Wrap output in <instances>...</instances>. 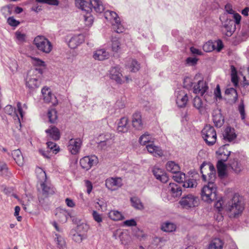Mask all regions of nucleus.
<instances>
[{
  "label": "nucleus",
  "instance_id": "obj_11",
  "mask_svg": "<svg viewBox=\"0 0 249 249\" xmlns=\"http://www.w3.org/2000/svg\"><path fill=\"white\" fill-rule=\"evenodd\" d=\"M86 227H87L86 225L81 224L78 225L75 230L72 229L71 231L70 234L73 241L77 243H80L85 238V233L81 232V231Z\"/></svg>",
  "mask_w": 249,
  "mask_h": 249
},
{
  "label": "nucleus",
  "instance_id": "obj_29",
  "mask_svg": "<svg viewBox=\"0 0 249 249\" xmlns=\"http://www.w3.org/2000/svg\"><path fill=\"white\" fill-rule=\"evenodd\" d=\"M90 4L91 7L97 13H102L105 10L102 1L99 0H90Z\"/></svg>",
  "mask_w": 249,
  "mask_h": 249
},
{
  "label": "nucleus",
  "instance_id": "obj_18",
  "mask_svg": "<svg viewBox=\"0 0 249 249\" xmlns=\"http://www.w3.org/2000/svg\"><path fill=\"white\" fill-rule=\"evenodd\" d=\"M122 74L118 66L112 67L110 70V78L114 80L117 83L121 84L123 81L122 79Z\"/></svg>",
  "mask_w": 249,
  "mask_h": 249
},
{
  "label": "nucleus",
  "instance_id": "obj_51",
  "mask_svg": "<svg viewBox=\"0 0 249 249\" xmlns=\"http://www.w3.org/2000/svg\"><path fill=\"white\" fill-rule=\"evenodd\" d=\"M238 110L241 115V118L242 120H245L246 118V113L245 110V106L243 101L242 100L238 106Z\"/></svg>",
  "mask_w": 249,
  "mask_h": 249
},
{
  "label": "nucleus",
  "instance_id": "obj_54",
  "mask_svg": "<svg viewBox=\"0 0 249 249\" xmlns=\"http://www.w3.org/2000/svg\"><path fill=\"white\" fill-rule=\"evenodd\" d=\"M36 1L52 5H57L59 3L58 0H36Z\"/></svg>",
  "mask_w": 249,
  "mask_h": 249
},
{
  "label": "nucleus",
  "instance_id": "obj_19",
  "mask_svg": "<svg viewBox=\"0 0 249 249\" xmlns=\"http://www.w3.org/2000/svg\"><path fill=\"white\" fill-rule=\"evenodd\" d=\"M229 164L235 173H239L243 169L245 162L244 161H238L233 158L232 160H230Z\"/></svg>",
  "mask_w": 249,
  "mask_h": 249
},
{
  "label": "nucleus",
  "instance_id": "obj_22",
  "mask_svg": "<svg viewBox=\"0 0 249 249\" xmlns=\"http://www.w3.org/2000/svg\"><path fill=\"white\" fill-rule=\"evenodd\" d=\"M153 173L156 178L163 183L166 182L168 179L166 173L161 169L154 167L153 169Z\"/></svg>",
  "mask_w": 249,
  "mask_h": 249
},
{
  "label": "nucleus",
  "instance_id": "obj_36",
  "mask_svg": "<svg viewBox=\"0 0 249 249\" xmlns=\"http://www.w3.org/2000/svg\"><path fill=\"white\" fill-rule=\"evenodd\" d=\"M55 241L57 247L59 249H63L66 247V241L63 237L58 234H55Z\"/></svg>",
  "mask_w": 249,
  "mask_h": 249
},
{
  "label": "nucleus",
  "instance_id": "obj_46",
  "mask_svg": "<svg viewBox=\"0 0 249 249\" xmlns=\"http://www.w3.org/2000/svg\"><path fill=\"white\" fill-rule=\"evenodd\" d=\"M226 144L223 145V146L221 147L218 151L219 152V155L221 156L224 155V157L221 159V160H222L223 161H226L229 157V156L231 154V152L228 151V150H226V152L224 151L225 147L226 146Z\"/></svg>",
  "mask_w": 249,
  "mask_h": 249
},
{
  "label": "nucleus",
  "instance_id": "obj_12",
  "mask_svg": "<svg viewBox=\"0 0 249 249\" xmlns=\"http://www.w3.org/2000/svg\"><path fill=\"white\" fill-rule=\"evenodd\" d=\"M82 141L80 138L71 139L69 142L68 148L72 155H75L80 152Z\"/></svg>",
  "mask_w": 249,
  "mask_h": 249
},
{
  "label": "nucleus",
  "instance_id": "obj_47",
  "mask_svg": "<svg viewBox=\"0 0 249 249\" xmlns=\"http://www.w3.org/2000/svg\"><path fill=\"white\" fill-rule=\"evenodd\" d=\"M119 238L121 244L125 245L128 244L129 236L126 232H123L121 231V233H120Z\"/></svg>",
  "mask_w": 249,
  "mask_h": 249
},
{
  "label": "nucleus",
  "instance_id": "obj_9",
  "mask_svg": "<svg viewBox=\"0 0 249 249\" xmlns=\"http://www.w3.org/2000/svg\"><path fill=\"white\" fill-rule=\"evenodd\" d=\"M98 162V159L95 155L85 156L80 160L81 167L88 171L92 166L96 165Z\"/></svg>",
  "mask_w": 249,
  "mask_h": 249
},
{
  "label": "nucleus",
  "instance_id": "obj_14",
  "mask_svg": "<svg viewBox=\"0 0 249 249\" xmlns=\"http://www.w3.org/2000/svg\"><path fill=\"white\" fill-rule=\"evenodd\" d=\"M176 96V103L179 107H184L186 105L188 101L187 94L183 90H179L175 91Z\"/></svg>",
  "mask_w": 249,
  "mask_h": 249
},
{
  "label": "nucleus",
  "instance_id": "obj_25",
  "mask_svg": "<svg viewBox=\"0 0 249 249\" xmlns=\"http://www.w3.org/2000/svg\"><path fill=\"white\" fill-rule=\"evenodd\" d=\"M223 135L224 140L229 142H232L237 136L234 129L231 127H227L225 129Z\"/></svg>",
  "mask_w": 249,
  "mask_h": 249
},
{
  "label": "nucleus",
  "instance_id": "obj_20",
  "mask_svg": "<svg viewBox=\"0 0 249 249\" xmlns=\"http://www.w3.org/2000/svg\"><path fill=\"white\" fill-rule=\"evenodd\" d=\"M128 119L127 117H122L117 123V130L118 132H127L129 126L128 124Z\"/></svg>",
  "mask_w": 249,
  "mask_h": 249
},
{
  "label": "nucleus",
  "instance_id": "obj_56",
  "mask_svg": "<svg viewBox=\"0 0 249 249\" xmlns=\"http://www.w3.org/2000/svg\"><path fill=\"white\" fill-rule=\"evenodd\" d=\"M225 93L226 94H232L234 96V99L235 102L236 101V100H237V98H238L237 92L236 90L235 89H234V88H231L227 89L225 90Z\"/></svg>",
  "mask_w": 249,
  "mask_h": 249
},
{
  "label": "nucleus",
  "instance_id": "obj_48",
  "mask_svg": "<svg viewBox=\"0 0 249 249\" xmlns=\"http://www.w3.org/2000/svg\"><path fill=\"white\" fill-rule=\"evenodd\" d=\"M203 50L206 52H210L215 50V44L212 41H208L203 46Z\"/></svg>",
  "mask_w": 249,
  "mask_h": 249
},
{
  "label": "nucleus",
  "instance_id": "obj_42",
  "mask_svg": "<svg viewBox=\"0 0 249 249\" xmlns=\"http://www.w3.org/2000/svg\"><path fill=\"white\" fill-rule=\"evenodd\" d=\"M197 184L196 179L190 178L183 182V186L185 188H194L196 187Z\"/></svg>",
  "mask_w": 249,
  "mask_h": 249
},
{
  "label": "nucleus",
  "instance_id": "obj_59",
  "mask_svg": "<svg viewBox=\"0 0 249 249\" xmlns=\"http://www.w3.org/2000/svg\"><path fill=\"white\" fill-rule=\"evenodd\" d=\"M154 152L153 153H151L153 155V156L157 157H161L163 155V151L162 149L159 146H155L154 147Z\"/></svg>",
  "mask_w": 249,
  "mask_h": 249
},
{
  "label": "nucleus",
  "instance_id": "obj_28",
  "mask_svg": "<svg viewBox=\"0 0 249 249\" xmlns=\"http://www.w3.org/2000/svg\"><path fill=\"white\" fill-rule=\"evenodd\" d=\"M132 206L136 210L142 211L144 207L140 198L137 196H133L130 198Z\"/></svg>",
  "mask_w": 249,
  "mask_h": 249
},
{
  "label": "nucleus",
  "instance_id": "obj_60",
  "mask_svg": "<svg viewBox=\"0 0 249 249\" xmlns=\"http://www.w3.org/2000/svg\"><path fill=\"white\" fill-rule=\"evenodd\" d=\"M84 21L86 26L90 27L93 22V17H84Z\"/></svg>",
  "mask_w": 249,
  "mask_h": 249
},
{
  "label": "nucleus",
  "instance_id": "obj_26",
  "mask_svg": "<svg viewBox=\"0 0 249 249\" xmlns=\"http://www.w3.org/2000/svg\"><path fill=\"white\" fill-rule=\"evenodd\" d=\"M112 29L117 33H121L124 31V28L121 23L120 17H114V22L112 24Z\"/></svg>",
  "mask_w": 249,
  "mask_h": 249
},
{
  "label": "nucleus",
  "instance_id": "obj_57",
  "mask_svg": "<svg viewBox=\"0 0 249 249\" xmlns=\"http://www.w3.org/2000/svg\"><path fill=\"white\" fill-rule=\"evenodd\" d=\"M226 11L229 14L233 15V16H240V15L235 13L232 9V6L230 4H227L225 6Z\"/></svg>",
  "mask_w": 249,
  "mask_h": 249
},
{
  "label": "nucleus",
  "instance_id": "obj_63",
  "mask_svg": "<svg viewBox=\"0 0 249 249\" xmlns=\"http://www.w3.org/2000/svg\"><path fill=\"white\" fill-rule=\"evenodd\" d=\"M17 39L21 42L24 41L25 40V35L21 33L20 32L17 31L15 33Z\"/></svg>",
  "mask_w": 249,
  "mask_h": 249
},
{
  "label": "nucleus",
  "instance_id": "obj_37",
  "mask_svg": "<svg viewBox=\"0 0 249 249\" xmlns=\"http://www.w3.org/2000/svg\"><path fill=\"white\" fill-rule=\"evenodd\" d=\"M223 243L221 240L219 238L214 239L209 245V249H221Z\"/></svg>",
  "mask_w": 249,
  "mask_h": 249
},
{
  "label": "nucleus",
  "instance_id": "obj_7",
  "mask_svg": "<svg viewBox=\"0 0 249 249\" xmlns=\"http://www.w3.org/2000/svg\"><path fill=\"white\" fill-rule=\"evenodd\" d=\"M204 140L208 145H213L216 141V131L213 127L206 125L201 131Z\"/></svg>",
  "mask_w": 249,
  "mask_h": 249
},
{
  "label": "nucleus",
  "instance_id": "obj_35",
  "mask_svg": "<svg viewBox=\"0 0 249 249\" xmlns=\"http://www.w3.org/2000/svg\"><path fill=\"white\" fill-rule=\"evenodd\" d=\"M222 160H219L217 163L218 175L220 177H223L225 175L226 165Z\"/></svg>",
  "mask_w": 249,
  "mask_h": 249
},
{
  "label": "nucleus",
  "instance_id": "obj_34",
  "mask_svg": "<svg viewBox=\"0 0 249 249\" xmlns=\"http://www.w3.org/2000/svg\"><path fill=\"white\" fill-rule=\"evenodd\" d=\"M193 105L201 113L204 110L205 107L203 105L202 100L197 96H196L193 100Z\"/></svg>",
  "mask_w": 249,
  "mask_h": 249
},
{
  "label": "nucleus",
  "instance_id": "obj_55",
  "mask_svg": "<svg viewBox=\"0 0 249 249\" xmlns=\"http://www.w3.org/2000/svg\"><path fill=\"white\" fill-rule=\"evenodd\" d=\"M7 23L11 26H18L20 22L14 18V17H9L7 19Z\"/></svg>",
  "mask_w": 249,
  "mask_h": 249
},
{
  "label": "nucleus",
  "instance_id": "obj_61",
  "mask_svg": "<svg viewBox=\"0 0 249 249\" xmlns=\"http://www.w3.org/2000/svg\"><path fill=\"white\" fill-rule=\"evenodd\" d=\"M124 225L127 227L136 226L137 222L134 219L126 220L124 222Z\"/></svg>",
  "mask_w": 249,
  "mask_h": 249
},
{
  "label": "nucleus",
  "instance_id": "obj_24",
  "mask_svg": "<svg viewBox=\"0 0 249 249\" xmlns=\"http://www.w3.org/2000/svg\"><path fill=\"white\" fill-rule=\"evenodd\" d=\"M108 56V52L105 49H100L94 52L92 56L95 60L103 61L107 59Z\"/></svg>",
  "mask_w": 249,
  "mask_h": 249
},
{
  "label": "nucleus",
  "instance_id": "obj_16",
  "mask_svg": "<svg viewBox=\"0 0 249 249\" xmlns=\"http://www.w3.org/2000/svg\"><path fill=\"white\" fill-rule=\"evenodd\" d=\"M85 40V36L83 34L74 35L70 39L68 45L71 49L76 48Z\"/></svg>",
  "mask_w": 249,
  "mask_h": 249
},
{
  "label": "nucleus",
  "instance_id": "obj_2",
  "mask_svg": "<svg viewBox=\"0 0 249 249\" xmlns=\"http://www.w3.org/2000/svg\"><path fill=\"white\" fill-rule=\"evenodd\" d=\"M219 17L222 24V32L226 36H231L235 30L236 25H238L241 19V17Z\"/></svg>",
  "mask_w": 249,
  "mask_h": 249
},
{
  "label": "nucleus",
  "instance_id": "obj_44",
  "mask_svg": "<svg viewBox=\"0 0 249 249\" xmlns=\"http://www.w3.org/2000/svg\"><path fill=\"white\" fill-rule=\"evenodd\" d=\"M174 180L178 182H184L185 178V174L182 172H180V171L177 173H175V175L173 176Z\"/></svg>",
  "mask_w": 249,
  "mask_h": 249
},
{
  "label": "nucleus",
  "instance_id": "obj_27",
  "mask_svg": "<svg viewBox=\"0 0 249 249\" xmlns=\"http://www.w3.org/2000/svg\"><path fill=\"white\" fill-rule=\"evenodd\" d=\"M126 66L130 71L133 72L138 71L140 68V64L136 60L133 59H129Z\"/></svg>",
  "mask_w": 249,
  "mask_h": 249
},
{
  "label": "nucleus",
  "instance_id": "obj_45",
  "mask_svg": "<svg viewBox=\"0 0 249 249\" xmlns=\"http://www.w3.org/2000/svg\"><path fill=\"white\" fill-rule=\"evenodd\" d=\"M47 150L48 151H51L53 154H56L57 152L59 151L58 147H57V145L55 142H47Z\"/></svg>",
  "mask_w": 249,
  "mask_h": 249
},
{
  "label": "nucleus",
  "instance_id": "obj_13",
  "mask_svg": "<svg viewBox=\"0 0 249 249\" xmlns=\"http://www.w3.org/2000/svg\"><path fill=\"white\" fill-rule=\"evenodd\" d=\"M42 97L45 102L51 103L53 105L56 106L58 104L57 100L51 92V89L45 87L41 90Z\"/></svg>",
  "mask_w": 249,
  "mask_h": 249
},
{
  "label": "nucleus",
  "instance_id": "obj_33",
  "mask_svg": "<svg viewBox=\"0 0 249 249\" xmlns=\"http://www.w3.org/2000/svg\"><path fill=\"white\" fill-rule=\"evenodd\" d=\"M122 179L121 178H110V186H114L113 188H110V190L113 191L121 187L122 185Z\"/></svg>",
  "mask_w": 249,
  "mask_h": 249
},
{
  "label": "nucleus",
  "instance_id": "obj_38",
  "mask_svg": "<svg viewBox=\"0 0 249 249\" xmlns=\"http://www.w3.org/2000/svg\"><path fill=\"white\" fill-rule=\"evenodd\" d=\"M176 226L171 222H166L161 226V230L165 232H172L175 231Z\"/></svg>",
  "mask_w": 249,
  "mask_h": 249
},
{
  "label": "nucleus",
  "instance_id": "obj_3",
  "mask_svg": "<svg viewBox=\"0 0 249 249\" xmlns=\"http://www.w3.org/2000/svg\"><path fill=\"white\" fill-rule=\"evenodd\" d=\"M37 178L40 184V189L42 194L45 196L52 195L54 193L53 187L47 181L46 173L42 169L39 168L37 171Z\"/></svg>",
  "mask_w": 249,
  "mask_h": 249
},
{
  "label": "nucleus",
  "instance_id": "obj_23",
  "mask_svg": "<svg viewBox=\"0 0 249 249\" xmlns=\"http://www.w3.org/2000/svg\"><path fill=\"white\" fill-rule=\"evenodd\" d=\"M132 123L133 126L136 129L140 130L142 128L143 124L140 112H136L133 114Z\"/></svg>",
  "mask_w": 249,
  "mask_h": 249
},
{
  "label": "nucleus",
  "instance_id": "obj_30",
  "mask_svg": "<svg viewBox=\"0 0 249 249\" xmlns=\"http://www.w3.org/2000/svg\"><path fill=\"white\" fill-rule=\"evenodd\" d=\"M12 156L16 162L19 166L23 163V157L21 151L19 149L13 150L12 152Z\"/></svg>",
  "mask_w": 249,
  "mask_h": 249
},
{
  "label": "nucleus",
  "instance_id": "obj_62",
  "mask_svg": "<svg viewBox=\"0 0 249 249\" xmlns=\"http://www.w3.org/2000/svg\"><path fill=\"white\" fill-rule=\"evenodd\" d=\"M197 61L198 59L196 57H189L186 59V62L190 66H194L196 64Z\"/></svg>",
  "mask_w": 249,
  "mask_h": 249
},
{
  "label": "nucleus",
  "instance_id": "obj_39",
  "mask_svg": "<svg viewBox=\"0 0 249 249\" xmlns=\"http://www.w3.org/2000/svg\"><path fill=\"white\" fill-rule=\"evenodd\" d=\"M11 175L7 165L4 162H0V176L9 177Z\"/></svg>",
  "mask_w": 249,
  "mask_h": 249
},
{
  "label": "nucleus",
  "instance_id": "obj_40",
  "mask_svg": "<svg viewBox=\"0 0 249 249\" xmlns=\"http://www.w3.org/2000/svg\"><path fill=\"white\" fill-rule=\"evenodd\" d=\"M26 86L30 89H35L39 86V82L36 78L27 79Z\"/></svg>",
  "mask_w": 249,
  "mask_h": 249
},
{
  "label": "nucleus",
  "instance_id": "obj_31",
  "mask_svg": "<svg viewBox=\"0 0 249 249\" xmlns=\"http://www.w3.org/2000/svg\"><path fill=\"white\" fill-rule=\"evenodd\" d=\"M167 170L172 173H177L180 171V167L178 164L173 161H169L166 164Z\"/></svg>",
  "mask_w": 249,
  "mask_h": 249
},
{
  "label": "nucleus",
  "instance_id": "obj_8",
  "mask_svg": "<svg viewBox=\"0 0 249 249\" xmlns=\"http://www.w3.org/2000/svg\"><path fill=\"white\" fill-rule=\"evenodd\" d=\"M198 197L192 194H188L182 197L179 201L180 205L184 209H190L198 206Z\"/></svg>",
  "mask_w": 249,
  "mask_h": 249
},
{
  "label": "nucleus",
  "instance_id": "obj_52",
  "mask_svg": "<svg viewBox=\"0 0 249 249\" xmlns=\"http://www.w3.org/2000/svg\"><path fill=\"white\" fill-rule=\"evenodd\" d=\"M17 107V111H18V113L19 114L21 118L22 119V118L23 117V114H24L23 109H27V106L25 104H23V107H22L21 104L20 102H18Z\"/></svg>",
  "mask_w": 249,
  "mask_h": 249
},
{
  "label": "nucleus",
  "instance_id": "obj_53",
  "mask_svg": "<svg viewBox=\"0 0 249 249\" xmlns=\"http://www.w3.org/2000/svg\"><path fill=\"white\" fill-rule=\"evenodd\" d=\"M32 63L35 66H45V62L42 60L36 57H32Z\"/></svg>",
  "mask_w": 249,
  "mask_h": 249
},
{
  "label": "nucleus",
  "instance_id": "obj_21",
  "mask_svg": "<svg viewBox=\"0 0 249 249\" xmlns=\"http://www.w3.org/2000/svg\"><path fill=\"white\" fill-rule=\"evenodd\" d=\"M47 136L54 141L58 140L60 137L59 130L55 126L51 125L45 130Z\"/></svg>",
  "mask_w": 249,
  "mask_h": 249
},
{
  "label": "nucleus",
  "instance_id": "obj_50",
  "mask_svg": "<svg viewBox=\"0 0 249 249\" xmlns=\"http://www.w3.org/2000/svg\"><path fill=\"white\" fill-rule=\"evenodd\" d=\"M4 110L5 112L8 115H12L13 113H15L16 114V117L18 118V121L20 122V118L18 115L17 112L15 109H14L12 106L8 105L6 106Z\"/></svg>",
  "mask_w": 249,
  "mask_h": 249
},
{
  "label": "nucleus",
  "instance_id": "obj_41",
  "mask_svg": "<svg viewBox=\"0 0 249 249\" xmlns=\"http://www.w3.org/2000/svg\"><path fill=\"white\" fill-rule=\"evenodd\" d=\"M110 218L114 221H118L122 220L124 218V216L122 214L118 211H110Z\"/></svg>",
  "mask_w": 249,
  "mask_h": 249
},
{
  "label": "nucleus",
  "instance_id": "obj_58",
  "mask_svg": "<svg viewBox=\"0 0 249 249\" xmlns=\"http://www.w3.org/2000/svg\"><path fill=\"white\" fill-rule=\"evenodd\" d=\"M120 49V43L118 40L112 41V50L113 52L117 53Z\"/></svg>",
  "mask_w": 249,
  "mask_h": 249
},
{
  "label": "nucleus",
  "instance_id": "obj_1",
  "mask_svg": "<svg viewBox=\"0 0 249 249\" xmlns=\"http://www.w3.org/2000/svg\"><path fill=\"white\" fill-rule=\"evenodd\" d=\"M226 210L230 218L238 217L244 210L242 197L237 194H234L232 199L228 202Z\"/></svg>",
  "mask_w": 249,
  "mask_h": 249
},
{
  "label": "nucleus",
  "instance_id": "obj_32",
  "mask_svg": "<svg viewBox=\"0 0 249 249\" xmlns=\"http://www.w3.org/2000/svg\"><path fill=\"white\" fill-rule=\"evenodd\" d=\"M213 121L215 125L217 127H220L224 123V119L220 112L214 113L213 115Z\"/></svg>",
  "mask_w": 249,
  "mask_h": 249
},
{
  "label": "nucleus",
  "instance_id": "obj_4",
  "mask_svg": "<svg viewBox=\"0 0 249 249\" xmlns=\"http://www.w3.org/2000/svg\"><path fill=\"white\" fill-rule=\"evenodd\" d=\"M34 44L38 50L45 53H50L53 49L51 42L42 36L36 37L34 40Z\"/></svg>",
  "mask_w": 249,
  "mask_h": 249
},
{
  "label": "nucleus",
  "instance_id": "obj_10",
  "mask_svg": "<svg viewBox=\"0 0 249 249\" xmlns=\"http://www.w3.org/2000/svg\"><path fill=\"white\" fill-rule=\"evenodd\" d=\"M55 215L59 219V221L63 223H66L69 217L71 219L73 223H78L77 219L75 218V216L72 215L71 213L66 209L57 208Z\"/></svg>",
  "mask_w": 249,
  "mask_h": 249
},
{
  "label": "nucleus",
  "instance_id": "obj_43",
  "mask_svg": "<svg viewBox=\"0 0 249 249\" xmlns=\"http://www.w3.org/2000/svg\"><path fill=\"white\" fill-rule=\"evenodd\" d=\"M152 138L148 133H145L139 139V142L142 145H145L151 142Z\"/></svg>",
  "mask_w": 249,
  "mask_h": 249
},
{
  "label": "nucleus",
  "instance_id": "obj_17",
  "mask_svg": "<svg viewBox=\"0 0 249 249\" xmlns=\"http://www.w3.org/2000/svg\"><path fill=\"white\" fill-rule=\"evenodd\" d=\"M208 89V85L203 80H199L193 88V92L196 94H200L203 96Z\"/></svg>",
  "mask_w": 249,
  "mask_h": 249
},
{
  "label": "nucleus",
  "instance_id": "obj_49",
  "mask_svg": "<svg viewBox=\"0 0 249 249\" xmlns=\"http://www.w3.org/2000/svg\"><path fill=\"white\" fill-rule=\"evenodd\" d=\"M56 111L54 109H52L48 111V116L49 121L53 123L57 119Z\"/></svg>",
  "mask_w": 249,
  "mask_h": 249
},
{
  "label": "nucleus",
  "instance_id": "obj_5",
  "mask_svg": "<svg viewBox=\"0 0 249 249\" xmlns=\"http://www.w3.org/2000/svg\"><path fill=\"white\" fill-rule=\"evenodd\" d=\"M200 169L203 180L206 181L207 176L205 174L207 173L208 175V183H214V181L216 178V172L214 166L210 163H207L204 162L201 165Z\"/></svg>",
  "mask_w": 249,
  "mask_h": 249
},
{
  "label": "nucleus",
  "instance_id": "obj_6",
  "mask_svg": "<svg viewBox=\"0 0 249 249\" xmlns=\"http://www.w3.org/2000/svg\"><path fill=\"white\" fill-rule=\"evenodd\" d=\"M202 200L208 203L211 202L216 198V188L214 183H208L201 190Z\"/></svg>",
  "mask_w": 249,
  "mask_h": 249
},
{
  "label": "nucleus",
  "instance_id": "obj_15",
  "mask_svg": "<svg viewBox=\"0 0 249 249\" xmlns=\"http://www.w3.org/2000/svg\"><path fill=\"white\" fill-rule=\"evenodd\" d=\"M167 191L173 197H178L180 196L182 194L181 187L178 184L174 183H170L167 187Z\"/></svg>",
  "mask_w": 249,
  "mask_h": 249
},
{
  "label": "nucleus",
  "instance_id": "obj_64",
  "mask_svg": "<svg viewBox=\"0 0 249 249\" xmlns=\"http://www.w3.org/2000/svg\"><path fill=\"white\" fill-rule=\"evenodd\" d=\"M214 44L215 49H216L217 52H220L224 47L222 41L220 39L216 41Z\"/></svg>",
  "mask_w": 249,
  "mask_h": 249
}]
</instances>
